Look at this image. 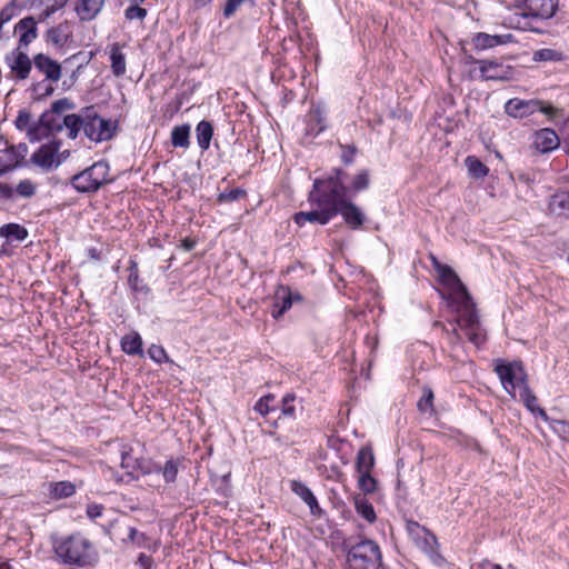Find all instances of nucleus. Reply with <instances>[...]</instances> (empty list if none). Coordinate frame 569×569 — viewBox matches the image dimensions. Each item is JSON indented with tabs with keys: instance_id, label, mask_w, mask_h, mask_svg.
I'll use <instances>...</instances> for the list:
<instances>
[{
	"instance_id": "nucleus-1",
	"label": "nucleus",
	"mask_w": 569,
	"mask_h": 569,
	"mask_svg": "<svg viewBox=\"0 0 569 569\" xmlns=\"http://www.w3.org/2000/svg\"><path fill=\"white\" fill-rule=\"evenodd\" d=\"M332 191L331 173L327 178L316 179L308 197L311 210L297 212L293 217L295 222L300 227L306 222L327 224L337 216V209L332 202Z\"/></svg>"
},
{
	"instance_id": "nucleus-2",
	"label": "nucleus",
	"mask_w": 569,
	"mask_h": 569,
	"mask_svg": "<svg viewBox=\"0 0 569 569\" xmlns=\"http://www.w3.org/2000/svg\"><path fill=\"white\" fill-rule=\"evenodd\" d=\"M53 551L61 563L81 568L92 565L97 556L92 542L79 532L56 539Z\"/></svg>"
},
{
	"instance_id": "nucleus-3",
	"label": "nucleus",
	"mask_w": 569,
	"mask_h": 569,
	"mask_svg": "<svg viewBox=\"0 0 569 569\" xmlns=\"http://www.w3.org/2000/svg\"><path fill=\"white\" fill-rule=\"evenodd\" d=\"M346 177L347 172L342 169L336 168L331 171L332 202H335L337 214L340 213L351 229H359L366 217L359 207L348 200L349 188L343 183Z\"/></svg>"
},
{
	"instance_id": "nucleus-4",
	"label": "nucleus",
	"mask_w": 569,
	"mask_h": 569,
	"mask_svg": "<svg viewBox=\"0 0 569 569\" xmlns=\"http://www.w3.org/2000/svg\"><path fill=\"white\" fill-rule=\"evenodd\" d=\"M505 111L508 116L519 119L527 118L536 112L545 114L551 121L561 119L565 116L562 108L556 107L549 101L538 99H510L505 104Z\"/></svg>"
},
{
	"instance_id": "nucleus-5",
	"label": "nucleus",
	"mask_w": 569,
	"mask_h": 569,
	"mask_svg": "<svg viewBox=\"0 0 569 569\" xmlns=\"http://www.w3.org/2000/svg\"><path fill=\"white\" fill-rule=\"evenodd\" d=\"M381 563L382 556L378 543L365 539L349 548L346 569H379Z\"/></svg>"
},
{
	"instance_id": "nucleus-6",
	"label": "nucleus",
	"mask_w": 569,
	"mask_h": 569,
	"mask_svg": "<svg viewBox=\"0 0 569 569\" xmlns=\"http://www.w3.org/2000/svg\"><path fill=\"white\" fill-rule=\"evenodd\" d=\"M109 166L104 161H98L83 171L71 178L72 187L82 193L98 191L104 183L109 182Z\"/></svg>"
},
{
	"instance_id": "nucleus-7",
	"label": "nucleus",
	"mask_w": 569,
	"mask_h": 569,
	"mask_svg": "<svg viewBox=\"0 0 569 569\" xmlns=\"http://www.w3.org/2000/svg\"><path fill=\"white\" fill-rule=\"evenodd\" d=\"M86 128L84 136L94 142L111 140L118 129V121L103 119L99 116L94 106L84 107Z\"/></svg>"
},
{
	"instance_id": "nucleus-8",
	"label": "nucleus",
	"mask_w": 569,
	"mask_h": 569,
	"mask_svg": "<svg viewBox=\"0 0 569 569\" xmlns=\"http://www.w3.org/2000/svg\"><path fill=\"white\" fill-rule=\"evenodd\" d=\"M495 372L509 395L513 396L516 389L521 391L523 387L528 386V375L521 360L510 362L497 360Z\"/></svg>"
},
{
	"instance_id": "nucleus-9",
	"label": "nucleus",
	"mask_w": 569,
	"mask_h": 569,
	"mask_svg": "<svg viewBox=\"0 0 569 569\" xmlns=\"http://www.w3.org/2000/svg\"><path fill=\"white\" fill-rule=\"evenodd\" d=\"M34 68L42 74H44V80L38 81L31 86V90L33 92H39L44 86L46 81H50L51 83L58 82L62 76L61 64L51 59L49 56L44 53H37L33 59Z\"/></svg>"
},
{
	"instance_id": "nucleus-10",
	"label": "nucleus",
	"mask_w": 569,
	"mask_h": 569,
	"mask_svg": "<svg viewBox=\"0 0 569 569\" xmlns=\"http://www.w3.org/2000/svg\"><path fill=\"white\" fill-rule=\"evenodd\" d=\"M455 301L458 305V323L465 330L479 329V318L469 291H463L455 296Z\"/></svg>"
},
{
	"instance_id": "nucleus-11",
	"label": "nucleus",
	"mask_w": 569,
	"mask_h": 569,
	"mask_svg": "<svg viewBox=\"0 0 569 569\" xmlns=\"http://www.w3.org/2000/svg\"><path fill=\"white\" fill-rule=\"evenodd\" d=\"M470 62L479 64L480 77L485 80L508 81L513 79L515 69L510 66H503L498 60L473 59Z\"/></svg>"
},
{
	"instance_id": "nucleus-12",
	"label": "nucleus",
	"mask_w": 569,
	"mask_h": 569,
	"mask_svg": "<svg viewBox=\"0 0 569 569\" xmlns=\"http://www.w3.org/2000/svg\"><path fill=\"white\" fill-rule=\"evenodd\" d=\"M557 9L558 0H525L520 16L523 19L547 20L555 16Z\"/></svg>"
},
{
	"instance_id": "nucleus-13",
	"label": "nucleus",
	"mask_w": 569,
	"mask_h": 569,
	"mask_svg": "<svg viewBox=\"0 0 569 569\" xmlns=\"http://www.w3.org/2000/svg\"><path fill=\"white\" fill-rule=\"evenodd\" d=\"M4 60L17 80H26L29 77L33 61L21 51V48L18 47L8 53Z\"/></svg>"
},
{
	"instance_id": "nucleus-14",
	"label": "nucleus",
	"mask_w": 569,
	"mask_h": 569,
	"mask_svg": "<svg viewBox=\"0 0 569 569\" xmlns=\"http://www.w3.org/2000/svg\"><path fill=\"white\" fill-rule=\"evenodd\" d=\"M61 142L53 141L47 144H42L36 152L31 156V161L38 167L50 170L53 166L58 167L61 163V159L58 158L54 160Z\"/></svg>"
},
{
	"instance_id": "nucleus-15",
	"label": "nucleus",
	"mask_w": 569,
	"mask_h": 569,
	"mask_svg": "<svg viewBox=\"0 0 569 569\" xmlns=\"http://www.w3.org/2000/svg\"><path fill=\"white\" fill-rule=\"evenodd\" d=\"M59 114L57 112H53L52 109L44 111L38 121V123H34L29 127L28 134L31 140H38V131L40 128L44 129L47 131L46 136L52 133V132H60L63 129V124H61L62 121L58 118Z\"/></svg>"
},
{
	"instance_id": "nucleus-16",
	"label": "nucleus",
	"mask_w": 569,
	"mask_h": 569,
	"mask_svg": "<svg viewBox=\"0 0 569 569\" xmlns=\"http://www.w3.org/2000/svg\"><path fill=\"white\" fill-rule=\"evenodd\" d=\"M407 531L413 543L422 550H431L436 543V537L417 521H407Z\"/></svg>"
},
{
	"instance_id": "nucleus-17",
	"label": "nucleus",
	"mask_w": 569,
	"mask_h": 569,
	"mask_svg": "<svg viewBox=\"0 0 569 569\" xmlns=\"http://www.w3.org/2000/svg\"><path fill=\"white\" fill-rule=\"evenodd\" d=\"M432 261L441 282L449 287L455 296L468 290L450 266L440 263L436 258H432Z\"/></svg>"
},
{
	"instance_id": "nucleus-18",
	"label": "nucleus",
	"mask_w": 569,
	"mask_h": 569,
	"mask_svg": "<svg viewBox=\"0 0 569 569\" xmlns=\"http://www.w3.org/2000/svg\"><path fill=\"white\" fill-rule=\"evenodd\" d=\"M532 144L538 152L549 153L560 146V139L553 129L543 128L535 132Z\"/></svg>"
},
{
	"instance_id": "nucleus-19",
	"label": "nucleus",
	"mask_w": 569,
	"mask_h": 569,
	"mask_svg": "<svg viewBox=\"0 0 569 569\" xmlns=\"http://www.w3.org/2000/svg\"><path fill=\"white\" fill-rule=\"evenodd\" d=\"M106 4V0H77L74 12L81 22L94 20Z\"/></svg>"
},
{
	"instance_id": "nucleus-20",
	"label": "nucleus",
	"mask_w": 569,
	"mask_h": 569,
	"mask_svg": "<svg viewBox=\"0 0 569 569\" xmlns=\"http://www.w3.org/2000/svg\"><path fill=\"white\" fill-rule=\"evenodd\" d=\"M121 467L130 476H133L136 471L147 472L148 468L146 461L136 452L132 447L123 446L121 451Z\"/></svg>"
},
{
	"instance_id": "nucleus-21",
	"label": "nucleus",
	"mask_w": 569,
	"mask_h": 569,
	"mask_svg": "<svg viewBox=\"0 0 569 569\" xmlns=\"http://www.w3.org/2000/svg\"><path fill=\"white\" fill-rule=\"evenodd\" d=\"M513 40L512 34H489L486 32H478L472 37V44L476 50L492 49L497 46L507 44Z\"/></svg>"
},
{
	"instance_id": "nucleus-22",
	"label": "nucleus",
	"mask_w": 569,
	"mask_h": 569,
	"mask_svg": "<svg viewBox=\"0 0 569 569\" xmlns=\"http://www.w3.org/2000/svg\"><path fill=\"white\" fill-rule=\"evenodd\" d=\"M38 21L29 16L21 19L14 27V31L20 33L19 48H27L38 37Z\"/></svg>"
},
{
	"instance_id": "nucleus-23",
	"label": "nucleus",
	"mask_w": 569,
	"mask_h": 569,
	"mask_svg": "<svg viewBox=\"0 0 569 569\" xmlns=\"http://www.w3.org/2000/svg\"><path fill=\"white\" fill-rule=\"evenodd\" d=\"M291 490L309 507L310 513L315 517H321L323 513L312 491L301 481L292 480Z\"/></svg>"
},
{
	"instance_id": "nucleus-24",
	"label": "nucleus",
	"mask_w": 569,
	"mask_h": 569,
	"mask_svg": "<svg viewBox=\"0 0 569 569\" xmlns=\"http://www.w3.org/2000/svg\"><path fill=\"white\" fill-rule=\"evenodd\" d=\"M83 116L84 108H82L79 113H71L64 116L61 124H63V127L68 129L69 139L74 140L81 130L84 132L87 120Z\"/></svg>"
},
{
	"instance_id": "nucleus-25",
	"label": "nucleus",
	"mask_w": 569,
	"mask_h": 569,
	"mask_svg": "<svg viewBox=\"0 0 569 569\" xmlns=\"http://www.w3.org/2000/svg\"><path fill=\"white\" fill-rule=\"evenodd\" d=\"M109 49L111 71L113 76L118 78L122 77L127 71L126 54L121 51L120 44L118 42L112 43Z\"/></svg>"
},
{
	"instance_id": "nucleus-26",
	"label": "nucleus",
	"mask_w": 569,
	"mask_h": 569,
	"mask_svg": "<svg viewBox=\"0 0 569 569\" xmlns=\"http://www.w3.org/2000/svg\"><path fill=\"white\" fill-rule=\"evenodd\" d=\"M309 118L308 132L319 136L326 129V110L321 106H313Z\"/></svg>"
},
{
	"instance_id": "nucleus-27",
	"label": "nucleus",
	"mask_w": 569,
	"mask_h": 569,
	"mask_svg": "<svg viewBox=\"0 0 569 569\" xmlns=\"http://www.w3.org/2000/svg\"><path fill=\"white\" fill-rule=\"evenodd\" d=\"M213 136V126L208 120H201L196 127V138L199 148L206 151L210 147V142Z\"/></svg>"
},
{
	"instance_id": "nucleus-28",
	"label": "nucleus",
	"mask_w": 569,
	"mask_h": 569,
	"mask_svg": "<svg viewBox=\"0 0 569 569\" xmlns=\"http://www.w3.org/2000/svg\"><path fill=\"white\" fill-rule=\"evenodd\" d=\"M190 130L188 123L176 126L171 130V144L174 148L188 149L190 147Z\"/></svg>"
},
{
	"instance_id": "nucleus-29",
	"label": "nucleus",
	"mask_w": 569,
	"mask_h": 569,
	"mask_svg": "<svg viewBox=\"0 0 569 569\" xmlns=\"http://www.w3.org/2000/svg\"><path fill=\"white\" fill-rule=\"evenodd\" d=\"M550 211L556 216H569V192L562 191L553 194L549 202Z\"/></svg>"
},
{
	"instance_id": "nucleus-30",
	"label": "nucleus",
	"mask_w": 569,
	"mask_h": 569,
	"mask_svg": "<svg viewBox=\"0 0 569 569\" xmlns=\"http://www.w3.org/2000/svg\"><path fill=\"white\" fill-rule=\"evenodd\" d=\"M121 349L129 356L142 355V339L138 332L126 335L121 339Z\"/></svg>"
},
{
	"instance_id": "nucleus-31",
	"label": "nucleus",
	"mask_w": 569,
	"mask_h": 569,
	"mask_svg": "<svg viewBox=\"0 0 569 569\" xmlns=\"http://www.w3.org/2000/svg\"><path fill=\"white\" fill-rule=\"evenodd\" d=\"M129 277L128 284L130 289L138 293H148L149 288L143 283V280L139 277L138 263L134 260L129 261Z\"/></svg>"
},
{
	"instance_id": "nucleus-32",
	"label": "nucleus",
	"mask_w": 569,
	"mask_h": 569,
	"mask_svg": "<svg viewBox=\"0 0 569 569\" xmlns=\"http://www.w3.org/2000/svg\"><path fill=\"white\" fill-rule=\"evenodd\" d=\"M279 407L280 401L277 400L273 395L269 393L257 401L254 410L258 411L261 416H267L269 413L279 411Z\"/></svg>"
},
{
	"instance_id": "nucleus-33",
	"label": "nucleus",
	"mask_w": 569,
	"mask_h": 569,
	"mask_svg": "<svg viewBox=\"0 0 569 569\" xmlns=\"http://www.w3.org/2000/svg\"><path fill=\"white\" fill-rule=\"evenodd\" d=\"M28 230L18 223H7L0 228V237L23 241L28 237Z\"/></svg>"
},
{
	"instance_id": "nucleus-34",
	"label": "nucleus",
	"mask_w": 569,
	"mask_h": 569,
	"mask_svg": "<svg viewBox=\"0 0 569 569\" xmlns=\"http://www.w3.org/2000/svg\"><path fill=\"white\" fill-rule=\"evenodd\" d=\"M375 466V456L369 447H363L357 455V472H371Z\"/></svg>"
},
{
	"instance_id": "nucleus-35",
	"label": "nucleus",
	"mask_w": 569,
	"mask_h": 569,
	"mask_svg": "<svg viewBox=\"0 0 569 569\" xmlns=\"http://www.w3.org/2000/svg\"><path fill=\"white\" fill-rule=\"evenodd\" d=\"M465 164L471 177L482 179L488 176L489 168L482 163L476 156H468L465 159Z\"/></svg>"
},
{
	"instance_id": "nucleus-36",
	"label": "nucleus",
	"mask_w": 569,
	"mask_h": 569,
	"mask_svg": "<svg viewBox=\"0 0 569 569\" xmlns=\"http://www.w3.org/2000/svg\"><path fill=\"white\" fill-rule=\"evenodd\" d=\"M519 396L526 407L532 412L536 413V411L543 418L545 421H548V417L543 409L539 408L537 406V397L533 395V392L530 390L529 386H526L522 388L521 391H519Z\"/></svg>"
},
{
	"instance_id": "nucleus-37",
	"label": "nucleus",
	"mask_w": 569,
	"mask_h": 569,
	"mask_svg": "<svg viewBox=\"0 0 569 569\" xmlns=\"http://www.w3.org/2000/svg\"><path fill=\"white\" fill-rule=\"evenodd\" d=\"M46 41L59 48L63 47L68 41L66 26L60 23L50 28L46 33Z\"/></svg>"
},
{
	"instance_id": "nucleus-38",
	"label": "nucleus",
	"mask_w": 569,
	"mask_h": 569,
	"mask_svg": "<svg viewBox=\"0 0 569 569\" xmlns=\"http://www.w3.org/2000/svg\"><path fill=\"white\" fill-rule=\"evenodd\" d=\"M181 460L179 458H170L164 466L159 469L167 483L174 482L179 472Z\"/></svg>"
},
{
	"instance_id": "nucleus-39",
	"label": "nucleus",
	"mask_w": 569,
	"mask_h": 569,
	"mask_svg": "<svg viewBox=\"0 0 569 569\" xmlns=\"http://www.w3.org/2000/svg\"><path fill=\"white\" fill-rule=\"evenodd\" d=\"M296 395L295 393H287L282 397L280 400V416L286 419H295L296 418Z\"/></svg>"
},
{
	"instance_id": "nucleus-40",
	"label": "nucleus",
	"mask_w": 569,
	"mask_h": 569,
	"mask_svg": "<svg viewBox=\"0 0 569 569\" xmlns=\"http://www.w3.org/2000/svg\"><path fill=\"white\" fill-rule=\"evenodd\" d=\"M76 491V487L70 481H60L50 485V495L56 499L68 498Z\"/></svg>"
},
{
	"instance_id": "nucleus-41",
	"label": "nucleus",
	"mask_w": 569,
	"mask_h": 569,
	"mask_svg": "<svg viewBox=\"0 0 569 569\" xmlns=\"http://www.w3.org/2000/svg\"><path fill=\"white\" fill-rule=\"evenodd\" d=\"M7 156L8 161L6 163H13L19 161V167L21 166V161L24 159L28 152V146L26 143H19L18 146H9L3 150Z\"/></svg>"
},
{
	"instance_id": "nucleus-42",
	"label": "nucleus",
	"mask_w": 569,
	"mask_h": 569,
	"mask_svg": "<svg viewBox=\"0 0 569 569\" xmlns=\"http://www.w3.org/2000/svg\"><path fill=\"white\" fill-rule=\"evenodd\" d=\"M355 506L357 512L366 519L368 522L376 520V512L372 505L365 497H357L355 499Z\"/></svg>"
},
{
	"instance_id": "nucleus-43",
	"label": "nucleus",
	"mask_w": 569,
	"mask_h": 569,
	"mask_svg": "<svg viewBox=\"0 0 569 569\" xmlns=\"http://www.w3.org/2000/svg\"><path fill=\"white\" fill-rule=\"evenodd\" d=\"M562 58L563 57H562L561 52L553 50V49H549V48H543V49L537 50L533 52V56H532V60L536 62L561 61Z\"/></svg>"
},
{
	"instance_id": "nucleus-44",
	"label": "nucleus",
	"mask_w": 569,
	"mask_h": 569,
	"mask_svg": "<svg viewBox=\"0 0 569 569\" xmlns=\"http://www.w3.org/2000/svg\"><path fill=\"white\" fill-rule=\"evenodd\" d=\"M247 192L242 188H234L231 190H227L223 192H220L217 198L218 203H229L238 201L241 198H246Z\"/></svg>"
},
{
	"instance_id": "nucleus-45",
	"label": "nucleus",
	"mask_w": 569,
	"mask_h": 569,
	"mask_svg": "<svg viewBox=\"0 0 569 569\" xmlns=\"http://www.w3.org/2000/svg\"><path fill=\"white\" fill-rule=\"evenodd\" d=\"M370 184V174L368 170H361L358 172L352 182H351V190L353 192H360L369 188Z\"/></svg>"
},
{
	"instance_id": "nucleus-46",
	"label": "nucleus",
	"mask_w": 569,
	"mask_h": 569,
	"mask_svg": "<svg viewBox=\"0 0 569 569\" xmlns=\"http://www.w3.org/2000/svg\"><path fill=\"white\" fill-rule=\"evenodd\" d=\"M292 306V297L290 292H287L280 301L273 303L271 315L273 318H280L287 310Z\"/></svg>"
},
{
	"instance_id": "nucleus-47",
	"label": "nucleus",
	"mask_w": 569,
	"mask_h": 569,
	"mask_svg": "<svg viewBox=\"0 0 569 569\" xmlns=\"http://www.w3.org/2000/svg\"><path fill=\"white\" fill-rule=\"evenodd\" d=\"M417 407L420 412H431L433 407V391L429 387L422 388V396L419 399Z\"/></svg>"
},
{
	"instance_id": "nucleus-48",
	"label": "nucleus",
	"mask_w": 569,
	"mask_h": 569,
	"mask_svg": "<svg viewBox=\"0 0 569 569\" xmlns=\"http://www.w3.org/2000/svg\"><path fill=\"white\" fill-rule=\"evenodd\" d=\"M132 2L131 6H129L124 10V17L127 20H140L142 21L147 17V9L140 7L138 4V0H130Z\"/></svg>"
},
{
	"instance_id": "nucleus-49",
	"label": "nucleus",
	"mask_w": 569,
	"mask_h": 569,
	"mask_svg": "<svg viewBox=\"0 0 569 569\" xmlns=\"http://www.w3.org/2000/svg\"><path fill=\"white\" fill-rule=\"evenodd\" d=\"M358 486L365 493H372L376 490L377 481L371 472H358Z\"/></svg>"
},
{
	"instance_id": "nucleus-50",
	"label": "nucleus",
	"mask_w": 569,
	"mask_h": 569,
	"mask_svg": "<svg viewBox=\"0 0 569 569\" xmlns=\"http://www.w3.org/2000/svg\"><path fill=\"white\" fill-rule=\"evenodd\" d=\"M36 191V184L29 179L21 180L14 189V193L27 199L33 197Z\"/></svg>"
},
{
	"instance_id": "nucleus-51",
	"label": "nucleus",
	"mask_w": 569,
	"mask_h": 569,
	"mask_svg": "<svg viewBox=\"0 0 569 569\" xmlns=\"http://www.w3.org/2000/svg\"><path fill=\"white\" fill-rule=\"evenodd\" d=\"M76 108V103L70 98H61L52 102L51 109L57 114H61L64 111L73 110Z\"/></svg>"
},
{
	"instance_id": "nucleus-52",
	"label": "nucleus",
	"mask_w": 569,
	"mask_h": 569,
	"mask_svg": "<svg viewBox=\"0 0 569 569\" xmlns=\"http://www.w3.org/2000/svg\"><path fill=\"white\" fill-rule=\"evenodd\" d=\"M148 355L157 363L169 361L166 350L163 347L158 345H151L148 349Z\"/></svg>"
},
{
	"instance_id": "nucleus-53",
	"label": "nucleus",
	"mask_w": 569,
	"mask_h": 569,
	"mask_svg": "<svg viewBox=\"0 0 569 569\" xmlns=\"http://www.w3.org/2000/svg\"><path fill=\"white\" fill-rule=\"evenodd\" d=\"M340 148L342 149L341 152V161L345 164H351L355 160V156L357 153V147L355 144H340Z\"/></svg>"
},
{
	"instance_id": "nucleus-54",
	"label": "nucleus",
	"mask_w": 569,
	"mask_h": 569,
	"mask_svg": "<svg viewBox=\"0 0 569 569\" xmlns=\"http://www.w3.org/2000/svg\"><path fill=\"white\" fill-rule=\"evenodd\" d=\"M244 0H227L223 8V17L229 19L240 8Z\"/></svg>"
},
{
	"instance_id": "nucleus-55",
	"label": "nucleus",
	"mask_w": 569,
	"mask_h": 569,
	"mask_svg": "<svg viewBox=\"0 0 569 569\" xmlns=\"http://www.w3.org/2000/svg\"><path fill=\"white\" fill-rule=\"evenodd\" d=\"M30 121V112L26 110H20L16 118L14 124L19 130H24L29 126Z\"/></svg>"
},
{
	"instance_id": "nucleus-56",
	"label": "nucleus",
	"mask_w": 569,
	"mask_h": 569,
	"mask_svg": "<svg viewBox=\"0 0 569 569\" xmlns=\"http://www.w3.org/2000/svg\"><path fill=\"white\" fill-rule=\"evenodd\" d=\"M14 198V188L10 184L0 182V199L4 200H13Z\"/></svg>"
},
{
	"instance_id": "nucleus-57",
	"label": "nucleus",
	"mask_w": 569,
	"mask_h": 569,
	"mask_svg": "<svg viewBox=\"0 0 569 569\" xmlns=\"http://www.w3.org/2000/svg\"><path fill=\"white\" fill-rule=\"evenodd\" d=\"M103 507L101 505L91 503L87 508V515L90 519H96L102 515Z\"/></svg>"
},
{
	"instance_id": "nucleus-58",
	"label": "nucleus",
	"mask_w": 569,
	"mask_h": 569,
	"mask_svg": "<svg viewBox=\"0 0 569 569\" xmlns=\"http://www.w3.org/2000/svg\"><path fill=\"white\" fill-rule=\"evenodd\" d=\"M137 563L139 565L140 569H151L153 566V560L150 556L140 553Z\"/></svg>"
},
{
	"instance_id": "nucleus-59",
	"label": "nucleus",
	"mask_w": 569,
	"mask_h": 569,
	"mask_svg": "<svg viewBox=\"0 0 569 569\" xmlns=\"http://www.w3.org/2000/svg\"><path fill=\"white\" fill-rule=\"evenodd\" d=\"M467 335L468 339L476 346L481 345L485 340L483 336L478 331V329L467 330Z\"/></svg>"
},
{
	"instance_id": "nucleus-60",
	"label": "nucleus",
	"mask_w": 569,
	"mask_h": 569,
	"mask_svg": "<svg viewBox=\"0 0 569 569\" xmlns=\"http://www.w3.org/2000/svg\"><path fill=\"white\" fill-rule=\"evenodd\" d=\"M477 569H505L498 563H493L490 560H482L477 565ZM506 569H515L512 566H508Z\"/></svg>"
},
{
	"instance_id": "nucleus-61",
	"label": "nucleus",
	"mask_w": 569,
	"mask_h": 569,
	"mask_svg": "<svg viewBox=\"0 0 569 569\" xmlns=\"http://www.w3.org/2000/svg\"><path fill=\"white\" fill-rule=\"evenodd\" d=\"M129 538L137 542L138 546H142V542L147 539L144 533L139 532L137 529L131 528L129 532Z\"/></svg>"
},
{
	"instance_id": "nucleus-62",
	"label": "nucleus",
	"mask_w": 569,
	"mask_h": 569,
	"mask_svg": "<svg viewBox=\"0 0 569 569\" xmlns=\"http://www.w3.org/2000/svg\"><path fill=\"white\" fill-rule=\"evenodd\" d=\"M68 0H47V7L51 12H57L67 4Z\"/></svg>"
},
{
	"instance_id": "nucleus-63",
	"label": "nucleus",
	"mask_w": 569,
	"mask_h": 569,
	"mask_svg": "<svg viewBox=\"0 0 569 569\" xmlns=\"http://www.w3.org/2000/svg\"><path fill=\"white\" fill-rule=\"evenodd\" d=\"M12 9L9 7L3 8L0 11V26L3 27V24L11 20L12 18Z\"/></svg>"
},
{
	"instance_id": "nucleus-64",
	"label": "nucleus",
	"mask_w": 569,
	"mask_h": 569,
	"mask_svg": "<svg viewBox=\"0 0 569 569\" xmlns=\"http://www.w3.org/2000/svg\"><path fill=\"white\" fill-rule=\"evenodd\" d=\"M563 141L568 148L569 152V119L563 122L562 129H561Z\"/></svg>"
}]
</instances>
